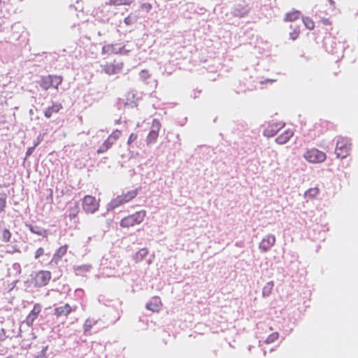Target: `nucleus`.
<instances>
[{"instance_id": "obj_9", "label": "nucleus", "mask_w": 358, "mask_h": 358, "mask_svg": "<svg viewBox=\"0 0 358 358\" xmlns=\"http://www.w3.org/2000/svg\"><path fill=\"white\" fill-rule=\"evenodd\" d=\"M52 278V274L48 271H40L34 276V283L36 287H43L48 284Z\"/></svg>"}, {"instance_id": "obj_31", "label": "nucleus", "mask_w": 358, "mask_h": 358, "mask_svg": "<svg viewBox=\"0 0 358 358\" xmlns=\"http://www.w3.org/2000/svg\"><path fill=\"white\" fill-rule=\"evenodd\" d=\"M279 338V334L278 332H273L265 340L266 344L273 343L276 341Z\"/></svg>"}, {"instance_id": "obj_25", "label": "nucleus", "mask_w": 358, "mask_h": 358, "mask_svg": "<svg viewBox=\"0 0 358 358\" xmlns=\"http://www.w3.org/2000/svg\"><path fill=\"white\" fill-rule=\"evenodd\" d=\"M148 250L147 248H142L135 254L134 258L136 262H141L148 255Z\"/></svg>"}, {"instance_id": "obj_38", "label": "nucleus", "mask_w": 358, "mask_h": 358, "mask_svg": "<svg viewBox=\"0 0 358 358\" xmlns=\"http://www.w3.org/2000/svg\"><path fill=\"white\" fill-rule=\"evenodd\" d=\"M324 122H317V123H315V125H314L315 129L318 130L319 134H322L324 132L323 130L320 129L322 127V124H324Z\"/></svg>"}, {"instance_id": "obj_20", "label": "nucleus", "mask_w": 358, "mask_h": 358, "mask_svg": "<svg viewBox=\"0 0 358 358\" xmlns=\"http://www.w3.org/2000/svg\"><path fill=\"white\" fill-rule=\"evenodd\" d=\"M80 212L79 206L77 202L74 203L73 206L69 209V217L70 220L75 219Z\"/></svg>"}, {"instance_id": "obj_22", "label": "nucleus", "mask_w": 358, "mask_h": 358, "mask_svg": "<svg viewBox=\"0 0 358 358\" xmlns=\"http://www.w3.org/2000/svg\"><path fill=\"white\" fill-rule=\"evenodd\" d=\"M122 135V131L119 129L113 131L107 138L110 143L113 145L120 138Z\"/></svg>"}, {"instance_id": "obj_18", "label": "nucleus", "mask_w": 358, "mask_h": 358, "mask_svg": "<svg viewBox=\"0 0 358 358\" xmlns=\"http://www.w3.org/2000/svg\"><path fill=\"white\" fill-rule=\"evenodd\" d=\"M62 108L61 103H55L48 107L44 112V115L47 118H50L54 113H57Z\"/></svg>"}, {"instance_id": "obj_35", "label": "nucleus", "mask_w": 358, "mask_h": 358, "mask_svg": "<svg viewBox=\"0 0 358 358\" xmlns=\"http://www.w3.org/2000/svg\"><path fill=\"white\" fill-rule=\"evenodd\" d=\"M29 229L34 234H36L37 235H42V231L41 229H39L38 227H34L31 224L27 225Z\"/></svg>"}, {"instance_id": "obj_12", "label": "nucleus", "mask_w": 358, "mask_h": 358, "mask_svg": "<svg viewBox=\"0 0 358 358\" xmlns=\"http://www.w3.org/2000/svg\"><path fill=\"white\" fill-rule=\"evenodd\" d=\"M275 237L273 235H268L263 238L259 243V249L263 252H266L275 244Z\"/></svg>"}, {"instance_id": "obj_15", "label": "nucleus", "mask_w": 358, "mask_h": 358, "mask_svg": "<svg viewBox=\"0 0 358 358\" xmlns=\"http://www.w3.org/2000/svg\"><path fill=\"white\" fill-rule=\"evenodd\" d=\"M123 52V48H120L117 50L114 45H106L102 48L101 53L103 55H109L112 54H122Z\"/></svg>"}, {"instance_id": "obj_5", "label": "nucleus", "mask_w": 358, "mask_h": 358, "mask_svg": "<svg viewBox=\"0 0 358 358\" xmlns=\"http://www.w3.org/2000/svg\"><path fill=\"white\" fill-rule=\"evenodd\" d=\"M63 78L61 76L48 75L43 76L40 80L39 85L45 90L53 87L58 88V86L62 83Z\"/></svg>"}, {"instance_id": "obj_40", "label": "nucleus", "mask_w": 358, "mask_h": 358, "mask_svg": "<svg viewBox=\"0 0 358 358\" xmlns=\"http://www.w3.org/2000/svg\"><path fill=\"white\" fill-rule=\"evenodd\" d=\"M124 22L126 24L129 25L131 24V17L129 16L128 17H126L124 20Z\"/></svg>"}, {"instance_id": "obj_39", "label": "nucleus", "mask_w": 358, "mask_h": 358, "mask_svg": "<svg viewBox=\"0 0 358 358\" xmlns=\"http://www.w3.org/2000/svg\"><path fill=\"white\" fill-rule=\"evenodd\" d=\"M322 22L324 24H326V25H330L331 24V21L327 18H323L322 20Z\"/></svg>"}, {"instance_id": "obj_7", "label": "nucleus", "mask_w": 358, "mask_h": 358, "mask_svg": "<svg viewBox=\"0 0 358 358\" xmlns=\"http://www.w3.org/2000/svg\"><path fill=\"white\" fill-rule=\"evenodd\" d=\"M138 194L137 189H133L128 191L127 193L122 194L117 196L111 201V206L113 208H117L121 205H123L133 199H134Z\"/></svg>"}, {"instance_id": "obj_3", "label": "nucleus", "mask_w": 358, "mask_h": 358, "mask_svg": "<svg viewBox=\"0 0 358 358\" xmlns=\"http://www.w3.org/2000/svg\"><path fill=\"white\" fill-rule=\"evenodd\" d=\"M304 159L312 164H319L324 162L327 159L326 154L315 148H312L306 150L303 154Z\"/></svg>"}, {"instance_id": "obj_11", "label": "nucleus", "mask_w": 358, "mask_h": 358, "mask_svg": "<svg viewBox=\"0 0 358 358\" xmlns=\"http://www.w3.org/2000/svg\"><path fill=\"white\" fill-rule=\"evenodd\" d=\"M41 311V306L39 303H35L34 305L33 309L25 319V322L29 327H31L33 325L34 322L37 318Z\"/></svg>"}, {"instance_id": "obj_4", "label": "nucleus", "mask_w": 358, "mask_h": 358, "mask_svg": "<svg viewBox=\"0 0 358 358\" xmlns=\"http://www.w3.org/2000/svg\"><path fill=\"white\" fill-rule=\"evenodd\" d=\"M99 200L91 195H85L82 199V208L87 214H94L99 210Z\"/></svg>"}, {"instance_id": "obj_32", "label": "nucleus", "mask_w": 358, "mask_h": 358, "mask_svg": "<svg viewBox=\"0 0 358 358\" xmlns=\"http://www.w3.org/2000/svg\"><path fill=\"white\" fill-rule=\"evenodd\" d=\"M10 238H11L10 231L7 229H3L2 231V237H1L2 241L4 242H8L10 240Z\"/></svg>"}, {"instance_id": "obj_43", "label": "nucleus", "mask_w": 358, "mask_h": 358, "mask_svg": "<svg viewBox=\"0 0 358 358\" xmlns=\"http://www.w3.org/2000/svg\"><path fill=\"white\" fill-rule=\"evenodd\" d=\"M31 152V149L29 148L27 152V155H29Z\"/></svg>"}, {"instance_id": "obj_26", "label": "nucleus", "mask_w": 358, "mask_h": 358, "mask_svg": "<svg viewBox=\"0 0 358 358\" xmlns=\"http://www.w3.org/2000/svg\"><path fill=\"white\" fill-rule=\"evenodd\" d=\"M274 283L273 281L267 282L262 289L263 296H268L273 290Z\"/></svg>"}, {"instance_id": "obj_19", "label": "nucleus", "mask_w": 358, "mask_h": 358, "mask_svg": "<svg viewBox=\"0 0 358 358\" xmlns=\"http://www.w3.org/2000/svg\"><path fill=\"white\" fill-rule=\"evenodd\" d=\"M132 0H109L108 5L113 6H130Z\"/></svg>"}, {"instance_id": "obj_10", "label": "nucleus", "mask_w": 358, "mask_h": 358, "mask_svg": "<svg viewBox=\"0 0 358 358\" xmlns=\"http://www.w3.org/2000/svg\"><path fill=\"white\" fill-rule=\"evenodd\" d=\"M161 128V124L159 120H154L152 122L151 129L146 137V143L148 145L152 144L156 142L159 132Z\"/></svg>"}, {"instance_id": "obj_29", "label": "nucleus", "mask_w": 358, "mask_h": 358, "mask_svg": "<svg viewBox=\"0 0 358 358\" xmlns=\"http://www.w3.org/2000/svg\"><path fill=\"white\" fill-rule=\"evenodd\" d=\"M113 145L110 143V141L106 139L103 144L100 146V148L97 150L96 152L98 154H102L108 150Z\"/></svg>"}, {"instance_id": "obj_34", "label": "nucleus", "mask_w": 358, "mask_h": 358, "mask_svg": "<svg viewBox=\"0 0 358 358\" xmlns=\"http://www.w3.org/2000/svg\"><path fill=\"white\" fill-rule=\"evenodd\" d=\"M138 138V135L134 133H131L128 138L127 144L128 145H131Z\"/></svg>"}, {"instance_id": "obj_8", "label": "nucleus", "mask_w": 358, "mask_h": 358, "mask_svg": "<svg viewBox=\"0 0 358 358\" xmlns=\"http://www.w3.org/2000/svg\"><path fill=\"white\" fill-rule=\"evenodd\" d=\"M285 126V123L282 122H275L273 120L266 124L264 130V135L267 137L275 136Z\"/></svg>"}, {"instance_id": "obj_23", "label": "nucleus", "mask_w": 358, "mask_h": 358, "mask_svg": "<svg viewBox=\"0 0 358 358\" xmlns=\"http://www.w3.org/2000/svg\"><path fill=\"white\" fill-rule=\"evenodd\" d=\"M122 135V131L119 129L113 131L107 138L110 143L113 145L120 138Z\"/></svg>"}, {"instance_id": "obj_44", "label": "nucleus", "mask_w": 358, "mask_h": 358, "mask_svg": "<svg viewBox=\"0 0 358 358\" xmlns=\"http://www.w3.org/2000/svg\"><path fill=\"white\" fill-rule=\"evenodd\" d=\"M29 113H33L32 110H29Z\"/></svg>"}, {"instance_id": "obj_21", "label": "nucleus", "mask_w": 358, "mask_h": 358, "mask_svg": "<svg viewBox=\"0 0 358 358\" xmlns=\"http://www.w3.org/2000/svg\"><path fill=\"white\" fill-rule=\"evenodd\" d=\"M122 135V131L119 129L113 131L107 138L110 143L113 145L120 138Z\"/></svg>"}, {"instance_id": "obj_2", "label": "nucleus", "mask_w": 358, "mask_h": 358, "mask_svg": "<svg viewBox=\"0 0 358 358\" xmlns=\"http://www.w3.org/2000/svg\"><path fill=\"white\" fill-rule=\"evenodd\" d=\"M352 143L350 140L344 137H338L336 141L335 153L337 157L343 159L347 157L351 151Z\"/></svg>"}, {"instance_id": "obj_27", "label": "nucleus", "mask_w": 358, "mask_h": 358, "mask_svg": "<svg viewBox=\"0 0 358 358\" xmlns=\"http://www.w3.org/2000/svg\"><path fill=\"white\" fill-rule=\"evenodd\" d=\"M68 246L67 245H64L61 247H59L56 252L54 255L55 259H61L64 255H66L67 252Z\"/></svg>"}, {"instance_id": "obj_24", "label": "nucleus", "mask_w": 358, "mask_h": 358, "mask_svg": "<svg viewBox=\"0 0 358 358\" xmlns=\"http://www.w3.org/2000/svg\"><path fill=\"white\" fill-rule=\"evenodd\" d=\"M320 192V189L317 187H313L308 189L305 192V197L308 198L310 199H315Z\"/></svg>"}, {"instance_id": "obj_17", "label": "nucleus", "mask_w": 358, "mask_h": 358, "mask_svg": "<svg viewBox=\"0 0 358 358\" xmlns=\"http://www.w3.org/2000/svg\"><path fill=\"white\" fill-rule=\"evenodd\" d=\"M301 12L298 10H292L287 13L284 16L285 22H293L300 17Z\"/></svg>"}, {"instance_id": "obj_37", "label": "nucleus", "mask_w": 358, "mask_h": 358, "mask_svg": "<svg viewBox=\"0 0 358 358\" xmlns=\"http://www.w3.org/2000/svg\"><path fill=\"white\" fill-rule=\"evenodd\" d=\"M44 254V250L43 248H39L36 250L35 252V259L39 258L41 256H42Z\"/></svg>"}, {"instance_id": "obj_28", "label": "nucleus", "mask_w": 358, "mask_h": 358, "mask_svg": "<svg viewBox=\"0 0 358 358\" xmlns=\"http://www.w3.org/2000/svg\"><path fill=\"white\" fill-rule=\"evenodd\" d=\"M290 28L292 29V31L289 33V38L292 41L296 40L299 35H300V27L299 26H296L293 27L292 25L290 26Z\"/></svg>"}, {"instance_id": "obj_16", "label": "nucleus", "mask_w": 358, "mask_h": 358, "mask_svg": "<svg viewBox=\"0 0 358 358\" xmlns=\"http://www.w3.org/2000/svg\"><path fill=\"white\" fill-rule=\"evenodd\" d=\"M162 303L159 297L153 299L152 301L146 304V308L152 312H159Z\"/></svg>"}, {"instance_id": "obj_1", "label": "nucleus", "mask_w": 358, "mask_h": 358, "mask_svg": "<svg viewBox=\"0 0 358 358\" xmlns=\"http://www.w3.org/2000/svg\"><path fill=\"white\" fill-rule=\"evenodd\" d=\"M145 216L146 211L141 210L122 218L120 224L123 228L132 227L143 222Z\"/></svg>"}, {"instance_id": "obj_42", "label": "nucleus", "mask_w": 358, "mask_h": 358, "mask_svg": "<svg viewBox=\"0 0 358 358\" xmlns=\"http://www.w3.org/2000/svg\"><path fill=\"white\" fill-rule=\"evenodd\" d=\"M90 326H87L86 325L85 327V331H88V330H90Z\"/></svg>"}, {"instance_id": "obj_13", "label": "nucleus", "mask_w": 358, "mask_h": 358, "mask_svg": "<svg viewBox=\"0 0 358 358\" xmlns=\"http://www.w3.org/2000/svg\"><path fill=\"white\" fill-rule=\"evenodd\" d=\"M72 310L71 306L69 303H66L64 306L55 308L54 309V314L57 317H59L62 315L67 316Z\"/></svg>"}, {"instance_id": "obj_41", "label": "nucleus", "mask_w": 358, "mask_h": 358, "mask_svg": "<svg viewBox=\"0 0 358 358\" xmlns=\"http://www.w3.org/2000/svg\"><path fill=\"white\" fill-rule=\"evenodd\" d=\"M329 2L331 6H334L335 3L333 0H329Z\"/></svg>"}, {"instance_id": "obj_30", "label": "nucleus", "mask_w": 358, "mask_h": 358, "mask_svg": "<svg viewBox=\"0 0 358 358\" xmlns=\"http://www.w3.org/2000/svg\"><path fill=\"white\" fill-rule=\"evenodd\" d=\"M302 21L305 25V27L309 29L313 30L315 27V22L314 21L310 18L309 17H304L302 18Z\"/></svg>"}, {"instance_id": "obj_6", "label": "nucleus", "mask_w": 358, "mask_h": 358, "mask_svg": "<svg viewBox=\"0 0 358 358\" xmlns=\"http://www.w3.org/2000/svg\"><path fill=\"white\" fill-rule=\"evenodd\" d=\"M102 71L107 75L111 76L120 73L124 67V62L121 60L114 59L101 66Z\"/></svg>"}, {"instance_id": "obj_14", "label": "nucleus", "mask_w": 358, "mask_h": 358, "mask_svg": "<svg viewBox=\"0 0 358 358\" xmlns=\"http://www.w3.org/2000/svg\"><path fill=\"white\" fill-rule=\"evenodd\" d=\"M293 135L294 132L292 130L287 129L275 138V142L280 145L285 144L289 141Z\"/></svg>"}, {"instance_id": "obj_33", "label": "nucleus", "mask_w": 358, "mask_h": 358, "mask_svg": "<svg viewBox=\"0 0 358 358\" xmlns=\"http://www.w3.org/2000/svg\"><path fill=\"white\" fill-rule=\"evenodd\" d=\"M141 8L143 10L145 11L146 13H148L152 8V6L150 3H143L141 5Z\"/></svg>"}, {"instance_id": "obj_36", "label": "nucleus", "mask_w": 358, "mask_h": 358, "mask_svg": "<svg viewBox=\"0 0 358 358\" xmlns=\"http://www.w3.org/2000/svg\"><path fill=\"white\" fill-rule=\"evenodd\" d=\"M6 199L5 196H0V213L4 210Z\"/></svg>"}]
</instances>
